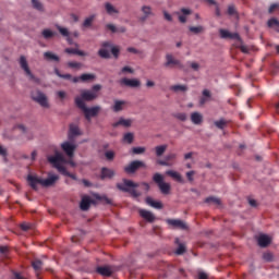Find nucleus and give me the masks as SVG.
<instances>
[{"instance_id":"5fc2aeb1","label":"nucleus","mask_w":279,"mask_h":279,"mask_svg":"<svg viewBox=\"0 0 279 279\" xmlns=\"http://www.w3.org/2000/svg\"><path fill=\"white\" fill-rule=\"evenodd\" d=\"M227 13H229V15H234L236 13L235 7L229 5V9H227Z\"/></svg>"},{"instance_id":"3c124183","label":"nucleus","mask_w":279,"mask_h":279,"mask_svg":"<svg viewBox=\"0 0 279 279\" xmlns=\"http://www.w3.org/2000/svg\"><path fill=\"white\" fill-rule=\"evenodd\" d=\"M123 141H134V134L133 133H125Z\"/></svg>"},{"instance_id":"6e6d98bb","label":"nucleus","mask_w":279,"mask_h":279,"mask_svg":"<svg viewBox=\"0 0 279 279\" xmlns=\"http://www.w3.org/2000/svg\"><path fill=\"white\" fill-rule=\"evenodd\" d=\"M106 27L111 31L112 33H118V27L113 24H107Z\"/></svg>"},{"instance_id":"f03ea898","label":"nucleus","mask_w":279,"mask_h":279,"mask_svg":"<svg viewBox=\"0 0 279 279\" xmlns=\"http://www.w3.org/2000/svg\"><path fill=\"white\" fill-rule=\"evenodd\" d=\"M58 180L59 175L57 174H49L47 179H41L33 174L27 175V182L34 191L38 190V184H40L43 187H51Z\"/></svg>"},{"instance_id":"4d7b16f0","label":"nucleus","mask_w":279,"mask_h":279,"mask_svg":"<svg viewBox=\"0 0 279 279\" xmlns=\"http://www.w3.org/2000/svg\"><path fill=\"white\" fill-rule=\"evenodd\" d=\"M57 95H58L59 99H61V100L65 99V97H66V93L63 90L57 92Z\"/></svg>"},{"instance_id":"6e6552de","label":"nucleus","mask_w":279,"mask_h":279,"mask_svg":"<svg viewBox=\"0 0 279 279\" xmlns=\"http://www.w3.org/2000/svg\"><path fill=\"white\" fill-rule=\"evenodd\" d=\"M32 99L36 101V104H39L41 108H50L47 96L40 90L33 92Z\"/></svg>"},{"instance_id":"2eb2a0df","label":"nucleus","mask_w":279,"mask_h":279,"mask_svg":"<svg viewBox=\"0 0 279 279\" xmlns=\"http://www.w3.org/2000/svg\"><path fill=\"white\" fill-rule=\"evenodd\" d=\"M271 239L267 234H259L257 236V245L262 248H266L270 245Z\"/></svg>"},{"instance_id":"79ce46f5","label":"nucleus","mask_w":279,"mask_h":279,"mask_svg":"<svg viewBox=\"0 0 279 279\" xmlns=\"http://www.w3.org/2000/svg\"><path fill=\"white\" fill-rule=\"evenodd\" d=\"M171 89L174 92H186L189 88L186 85H173Z\"/></svg>"},{"instance_id":"f8f14e48","label":"nucleus","mask_w":279,"mask_h":279,"mask_svg":"<svg viewBox=\"0 0 279 279\" xmlns=\"http://www.w3.org/2000/svg\"><path fill=\"white\" fill-rule=\"evenodd\" d=\"M64 154H66L68 157L73 158L74 151L76 149V145L72 144L71 142H64L61 145Z\"/></svg>"},{"instance_id":"f257e3e1","label":"nucleus","mask_w":279,"mask_h":279,"mask_svg":"<svg viewBox=\"0 0 279 279\" xmlns=\"http://www.w3.org/2000/svg\"><path fill=\"white\" fill-rule=\"evenodd\" d=\"M48 162H50L54 169H58L59 173H62V175L77 180L76 174L69 172L64 166L60 165V162H65V158L59 150H54V155L48 157Z\"/></svg>"},{"instance_id":"e433bc0d","label":"nucleus","mask_w":279,"mask_h":279,"mask_svg":"<svg viewBox=\"0 0 279 279\" xmlns=\"http://www.w3.org/2000/svg\"><path fill=\"white\" fill-rule=\"evenodd\" d=\"M32 266L36 272H39L43 268V262L40 259H35L32 262Z\"/></svg>"},{"instance_id":"9d476101","label":"nucleus","mask_w":279,"mask_h":279,"mask_svg":"<svg viewBox=\"0 0 279 279\" xmlns=\"http://www.w3.org/2000/svg\"><path fill=\"white\" fill-rule=\"evenodd\" d=\"M20 65L32 81H34L35 83H40V80L32 73L25 56L20 57Z\"/></svg>"},{"instance_id":"7c9ffc66","label":"nucleus","mask_w":279,"mask_h":279,"mask_svg":"<svg viewBox=\"0 0 279 279\" xmlns=\"http://www.w3.org/2000/svg\"><path fill=\"white\" fill-rule=\"evenodd\" d=\"M44 58H45L47 61H56V62H59V61H60L59 56L54 54V53L51 52V51L45 52V53H44Z\"/></svg>"},{"instance_id":"0e129e2a","label":"nucleus","mask_w":279,"mask_h":279,"mask_svg":"<svg viewBox=\"0 0 279 279\" xmlns=\"http://www.w3.org/2000/svg\"><path fill=\"white\" fill-rule=\"evenodd\" d=\"M163 15H165V19H166L167 21H169V22H172V21H173L172 15L169 14L167 11L163 12Z\"/></svg>"},{"instance_id":"a878e982","label":"nucleus","mask_w":279,"mask_h":279,"mask_svg":"<svg viewBox=\"0 0 279 279\" xmlns=\"http://www.w3.org/2000/svg\"><path fill=\"white\" fill-rule=\"evenodd\" d=\"M191 121L193 122L194 125H201V123H203V121H204V118H203L202 113L193 112L191 116Z\"/></svg>"},{"instance_id":"393cba45","label":"nucleus","mask_w":279,"mask_h":279,"mask_svg":"<svg viewBox=\"0 0 279 279\" xmlns=\"http://www.w3.org/2000/svg\"><path fill=\"white\" fill-rule=\"evenodd\" d=\"M97 272L102 277H111L113 271L109 266H101L97 268Z\"/></svg>"},{"instance_id":"4be33fe9","label":"nucleus","mask_w":279,"mask_h":279,"mask_svg":"<svg viewBox=\"0 0 279 279\" xmlns=\"http://www.w3.org/2000/svg\"><path fill=\"white\" fill-rule=\"evenodd\" d=\"M220 38H223V39H240V35L238 33H230L229 31L227 29H220Z\"/></svg>"},{"instance_id":"a18cd8bd","label":"nucleus","mask_w":279,"mask_h":279,"mask_svg":"<svg viewBox=\"0 0 279 279\" xmlns=\"http://www.w3.org/2000/svg\"><path fill=\"white\" fill-rule=\"evenodd\" d=\"M54 73L61 77V78H65V80H71L72 75L71 74H61L60 71L58 69L54 70Z\"/></svg>"},{"instance_id":"774afa93","label":"nucleus","mask_w":279,"mask_h":279,"mask_svg":"<svg viewBox=\"0 0 279 279\" xmlns=\"http://www.w3.org/2000/svg\"><path fill=\"white\" fill-rule=\"evenodd\" d=\"M13 279H25L24 277L21 276L19 272L13 274Z\"/></svg>"},{"instance_id":"2f4dec72","label":"nucleus","mask_w":279,"mask_h":279,"mask_svg":"<svg viewBox=\"0 0 279 279\" xmlns=\"http://www.w3.org/2000/svg\"><path fill=\"white\" fill-rule=\"evenodd\" d=\"M57 28L63 37H66L69 44H72V39L70 38L71 33L69 32V29L59 25L57 26Z\"/></svg>"},{"instance_id":"20e7f679","label":"nucleus","mask_w":279,"mask_h":279,"mask_svg":"<svg viewBox=\"0 0 279 279\" xmlns=\"http://www.w3.org/2000/svg\"><path fill=\"white\" fill-rule=\"evenodd\" d=\"M75 104L77 106V108L80 110H83L85 118L87 119V121H90L92 117H97V114H99L101 107L100 106H96V107H92V108H87L86 104L82 100V98H80V96H77L75 98Z\"/></svg>"},{"instance_id":"13d9d810","label":"nucleus","mask_w":279,"mask_h":279,"mask_svg":"<svg viewBox=\"0 0 279 279\" xmlns=\"http://www.w3.org/2000/svg\"><path fill=\"white\" fill-rule=\"evenodd\" d=\"M175 117L180 121H186V119H187V116L185 113H178Z\"/></svg>"},{"instance_id":"f704fd0d","label":"nucleus","mask_w":279,"mask_h":279,"mask_svg":"<svg viewBox=\"0 0 279 279\" xmlns=\"http://www.w3.org/2000/svg\"><path fill=\"white\" fill-rule=\"evenodd\" d=\"M64 51L69 54H77V56H81V57L86 56V53L84 51L78 50L76 48H66Z\"/></svg>"},{"instance_id":"412c9836","label":"nucleus","mask_w":279,"mask_h":279,"mask_svg":"<svg viewBox=\"0 0 279 279\" xmlns=\"http://www.w3.org/2000/svg\"><path fill=\"white\" fill-rule=\"evenodd\" d=\"M133 121L131 119L120 118L119 121L112 124V128H131Z\"/></svg>"},{"instance_id":"69168bd1","label":"nucleus","mask_w":279,"mask_h":279,"mask_svg":"<svg viewBox=\"0 0 279 279\" xmlns=\"http://www.w3.org/2000/svg\"><path fill=\"white\" fill-rule=\"evenodd\" d=\"M15 130H20L21 132L25 133L26 132V128L23 124H17L15 126Z\"/></svg>"},{"instance_id":"dca6fc26","label":"nucleus","mask_w":279,"mask_h":279,"mask_svg":"<svg viewBox=\"0 0 279 279\" xmlns=\"http://www.w3.org/2000/svg\"><path fill=\"white\" fill-rule=\"evenodd\" d=\"M120 84L124 85V86H129V87L135 88V87H140L141 86V81L137 80V78L130 80V78L124 77V78H122L120 81Z\"/></svg>"},{"instance_id":"ddd939ff","label":"nucleus","mask_w":279,"mask_h":279,"mask_svg":"<svg viewBox=\"0 0 279 279\" xmlns=\"http://www.w3.org/2000/svg\"><path fill=\"white\" fill-rule=\"evenodd\" d=\"M167 223L173 227L174 229L187 230V225L180 219H168Z\"/></svg>"},{"instance_id":"864d4df0","label":"nucleus","mask_w":279,"mask_h":279,"mask_svg":"<svg viewBox=\"0 0 279 279\" xmlns=\"http://www.w3.org/2000/svg\"><path fill=\"white\" fill-rule=\"evenodd\" d=\"M274 259V255L271 253H264V260L271 262Z\"/></svg>"},{"instance_id":"7ed1b4c3","label":"nucleus","mask_w":279,"mask_h":279,"mask_svg":"<svg viewBox=\"0 0 279 279\" xmlns=\"http://www.w3.org/2000/svg\"><path fill=\"white\" fill-rule=\"evenodd\" d=\"M140 187L138 183L133 182L129 179H123L122 183H117V189L120 192L128 193L134 198L141 197V193L136 191Z\"/></svg>"},{"instance_id":"c9c22d12","label":"nucleus","mask_w":279,"mask_h":279,"mask_svg":"<svg viewBox=\"0 0 279 279\" xmlns=\"http://www.w3.org/2000/svg\"><path fill=\"white\" fill-rule=\"evenodd\" d=\"M105 8H106V11H107V13H108L109 15L118 14V13H119V11H118L111 3H109V2H107V3L105 4Z\"/></svg>"},{"instance_id":"37998d69","label":"nucleus","mask_w":279,"mask_h":279,"mask_svg":"<svg viewBox=\"0 0 279 279\" xmlns=\"http://www.w3.org/2000/svg\"><path fill=\"white\" fill-rule=\"evenodd\" d=\"M204 27L203 26H191L190 27V31L192 32V33H194V34H201V33H203L204 32Z\"/></svg>"},{"instance_id":"4468645a","label":"nucleus","mask_w":279,"mask_h":279,"mask_svg":"<svg viewBox=\"0 0 279 279\" xmlns=\"http://www.w3.org/2000/svg\"><path fill=\"white\" fill-rule=\"evenodd\" d=\"M92 205H95V201L89 196H83L80 208L82 211H88Z\"/></svg>"},{"instance_id":"a19ab883","label":"nucleus","mask_w":279,"mask_h":279,"mask_svg":"<svg viewBox=\"0 0 279 279\" xmlns=\"http://www.w3.org/2000/svg\"><path fill=\"white\" fill-rule=\"evenodd\" d=\"M41 35L44 36L45 39H50L52 38L53 36L57 35V33L50 31V29H44Z\"/></svg>"},{"instance_id":"de8ad7c7","label":"nucleus","mask_w":279,"mask_h":279,"mask_svg":"<svg viewBox=\"0 0 279 279\" xmlns=\"http://www.w3.org/2000/svg\"><path fill=\"white\" fill-rule=\"evenodd\" d=\"M60 165H71V167H76V163L72 160V158L65 159V161H60Z\"/></svg>"},{"instance_id":"8fccbe9b","label":"nucleus","mask_w":279,"mask_h":279,"mask_svg":"<svg viewBox=\"0 0 279 279\" xmlns=\"http://www.w3.org/2000/svg\"><path fill=\"white\" fill-rule=\"evenodd\" d=\"M193 175H195V171H194V170L189 171V172L186 173V178H187L189 182H194Z\"/></svg>"},{"instance_id":"a211bd4d","label":"nucleus","mask_w":279,"mask_h":279,"mask_svg":"<svg viewBox=\"0 0 279 279\" xmlns=\"http://www.w3.org/2000/svg\"><path fill=\"white\" fill-rule=\"evenodd\" d=\"M177 155L174 153H171L165 157V160H159L158 163L161 167H172L173 162L171 160H175Z\"/></svg>"},{"instance_id":"680f3d73","label":"nucleus","mask_w":279,"mask_h":279,"mask_svg":"<svg viewBox=\"0 0 279 279\" xmlns=\"http://www.w3.org/2000/svg\"><path fill=\"white\" fill-rule=\"evenodd\" d=\"M106 158H107V160H113V158H114V153H113V151H107V153H106Z\"/></svg>"},{"instance_id":"39448f33","label":"nucleus","mask_w":279,"mask_h":279,"mask_svg":"<svg viewBox=\"0 0 279 279\" xmlns=\"http://www.w3.org/2000/svg\"><path fill=\"white\" fill-rule=\"evenodd\" d=\"M101 49L98 51L99 57L104 59H109L110 58V52L108 49H111L112 54L114 56L116 59L119 58L120 54V49L117 46H113L111 41H104L101 44Z\"/></svg>"},{"instance_id":"603ef678","label":"nucleus","mask_w":279,"mask_h":279,"mask_svg":"<svg viewBox=\"0 0 279 279\" xmlns=\"http://www.w3.org/2000/svg\"><path fill=\"white\" fill-rule=\"evenodd\" d=\"M0 156H3L4 160H7L8 151L7 148L0 145Z\"/></svg>"},{"instance_id":"0eeeda50","label":"nucleus","mask_w":279,"mask_h":279,"mask_svg":"<svg viewBox=\"0 0 279 279\" xmlns=\"http://www.w3.org/2000/svg\"><path fill=\"white\" fill-rule=\"evenodd\" d=\"M100 89H101V85L96 84L93 86V90H83L80 99H82V101H94V99H97L98 92Z\"/></svg>"},{"instance_id":"e2e57ef3","label":"nucleus","mask_w":279,"mask_h":279,"mask_svg":"<svg viewBox=\"0 0 279 279\" xmlns=\"http://www.w3.org/2000/svg\"><path fill=\"white\" fill-rule=\"evenodd\" d=\"M190 64H191V68L193 69V70H195V71H198L199 70V64L198 63H196V62H190Z\"/></svg>"},{"instance_id":"c03bdc74","label":"nucleus","mask_w":279,"mask_h":279,"mask_svg":"<svg viewBox=\"0 0 279 279\" xmlns=\"http://www.w3.org/2000/svg\"><path fill=\"white\" fill-rule=\"evenodd\" d=\"M82 65H83V64H82L81 62H73V61L68 62V66H69V68H72V69H81Z\"/></svg>"},{"instance_id":"ea45409f","label":"nucleus","mask_w":279,"mask_h":279,"mask_svg":"<svg viewBox=\"0 0 279 279\" xmlns=\"http://www.w3.org/2000/svg\"><path fill=\"white\" fill-rule=\"evenodd\" d=\"M32 4H33L34 9H36L40 12L45 11L44 4L39 0H32Z\"/></svg>"},{"instance_id":"4c0bfd02","label":"nucleus","mask_w":279,"mask_h":279,"mask_svg":"<svg viewBox=\"0 0 279 279\" xmlns=\"http://www.w3.org/2000/svg\"><path fill=\"white\" fill-rule=\"evenodd\" d=\"M82 82H88V81H93L96 78L95 74H89V73H84L80 76Z\"/></svg>"},{"instance_id":"f3484780","label":"nucleus","mask_w":279,"mask_h":279,"mask_svg":"<svg viewBox=\"0 0 279 279\" xmlns=\"http://www.w3.org/2000/svg\"><path fill=\"white\" fill-rule=\"evenodd\" d=\"M82 131L80 126L75 123L70 124V130H69V138L72 141L73 138H76V136H81Z\"/></svg>"},{"instance_id":"473e14b6","label":"nucleus","mask_w":279,"mask_h":279,"mask_svg":"<svg viewBox=\"0 0 279 279\" xmlns=\"http://www.w3.org/2000/svg\"><path fill=\"white\" fill-rule=\"evenodd\" d=\"M95 19H96V15H95V14H93V15L86 17L85 21H84L83 24H82V27H83V28H89V27H92V25H93Z\"/></svg>"},{"instance_id":"09e8293b","label":"nucleus","mask_w":279,"mask_h":279,"mask_svg":"<svg viewBox=\"0 0 279 279\" xmlns=\"http://www.w3.org/2000/svg\"><path fill=\"white\" fill-rule=\"evenodd\" d=\"M144 151H145V147H134L133 148V154L140 155V154H144Z\"/></svg>"},{"instance_id":"cd10ccee","label":"nucleus","mask_w":279,"mask_h":279,"mask_svg":"<svg viewBox=\"0 0 279 279\" xmlns=\"http://www.w3.org/2000/svg\"><path fill=\"white\" fill-rule=\"evenodd\" d=\"M116 175V172L112 169L109 168H102L101 169V180H106V178L111 179Z\"/></svg>"},{"instance_id":"1a4fd4ad","label":"nucleus","mask_w":279,"mask_h":279,"mask_svg":"<svg viewBox=\"0 0 279 279\" xmlns=\"http://www.w3.org/2000/svg\"><path fill=\"white\" fill-rule=\"evenodd\" d=\"M138 169H146V163L141 160H134L124 167V171L129 175L136 173V171H138Z\"/></svg>"},{"instance_id":"bf43d9fd","label":"nucleus","mask_w":279,"mask_h":279,"mask_svg":"<svg viewBox=\"0 0 279 279\" xmlns=\"http://www.w3.org/2000/svg\"><path fill=\"white\" fill-rule=\"evenodd\" d=\"M31 229V225L29 223H22L21 225V230L22 231H24V232H26V231H28Z\"/></svg>"},{"instance_id":"b1692460","label":"nucleus","mask_w":279,"mask_h":279,"mask_svg":"<svg viewBox=\"0 0 279 279\" xmlns=\"http://www.w3.org/2000/svg\"><path fill=\"white\" fill-rule=\"evenodd\" d=\"M175 244L179 245V247L177 248V251L174 252V254L177 256H183L186 253V246L184 243L180 242V239L177 238L175 239Z\"/></svg>"},{"instance_id":"5701e85b","label":"nucleus","mask_w":279,"mask_h":279,"mask_svg":"<svg viewBox=\"0 0 279 279\" xmlns=\"http://www.w3.org/2000/svg\"><path fill=\"white\" fill-rule=\"evenodd\" d=\"M166 174L169 175L170 178H173V180H175L180 184H184V179L179 172L174 170H168L166 171Z\"/></svg>"},{"instance_id":"052dcab7","label":"nucleus","mask_w":279,"mask_h":279,"mask_svg":"<svg viewBox=\"0 0 279 279\" xmlns=\"http://www.w3.org/2000/svg\"><path fill=\"white\" fill-rule=\"evenodd\" d=\"M122 73H131V74H133L134 70L132 68H130V66H124L122 69Z\"/></svg>"},{"instance_id":"49530a36","label":"nucleus","mask_w":279,"mask_h":279,"mask_svg":"<svg viewBox=\"0 0 279 279\" xmlns=\"http://www.w3.org/2000/svg\"><path fill=\"white\" fill-rule=\"evenodd\" d=\"M268 26L269 27L279 26V21L277 19H270L268 20Z\"/></svg>"},{"instance_id":"c756f323","label":"nucleus","mask_w":279,"mask_h":279,"mask_svg":"<svg viewBox=\"0 0 279 279\" xmlns=\"http://www.w3.org/2000/svg\"><path fill=\"white\" fill-rule=\"evenodd\" d=\"M229 123H230V121L226 120L223 118L215 121V125H216V128H218V130H225V128H228Z\"/></svg>"},{"instance_id":"9b49d317","label":"nucleus","mask_w":279,"mask_h":279,"mask_svg":"<svg viewBox=\"0 0 279 279\" xmlns=\"http://www.w3.org/2000/svg\"><path fill=\"white\" fill-rule=\"evenodd\" d=\"M166 59H167V62L165 63L166 68L178 66L179 69L187 72V69L184 66V64L180 60L175 59L172 54L168 53L166 56Z\"/></svg>"},{"instance_id":"72a5a7b5","label":"nucleus","mask_w":279,"mask_h":279,"mask_svg":"<svg viewBox=\"0 0 279 279\" xmlns=\"http://www.w3.org/2000/svg\"><path fill=\"white\" fill-rule=\"evenodd\" d=\"M205 203L208 204V205H216V206H221V201L220 198L218 197H215V196H209L205 199Z\"/></svg>"},{"instance_id":"338daca9","label":"nucleus","mask_w":279,"mask_h":279,"mask_svg":"<svg viewBox=\"0 0 279 279\" xmlns=\"http://www.w3.org/2000/svg\"><path fill=\"white\" fill-rule=\"evenodd\" d=\"M181 12L186 16V15H190L191 13H192V11L190 10V9H185V8H183L182 10H181Z\"/></svg>"},{"instance_id":"c85d7f7f","label":"nucleus","mask_w":279,"mask_h":279,"mask_svg":"<svg viewBox=\"0 0 279 279\" xmlns=\"http://www.w3.org/2000/svg\"><path fill=\"white\" fill-rule=\"evenodd\" d=\"M146 203L147 205H149L150 207L155 208V209H162L163 205L160 202H156L154 201L151 197H147L146 198Z\"/></svg>"},{"instance_id":"bb28decb","label":"nucleus","mask_w":279,"mask_h":279,"mask_svg":"<svg viewBox=\"0 0 279 279\" xmlns=\"http://www.w3.org/2000/svg\"><path fill=\"white\" fill-rule=\"evenodd\" d=\"M125 105L126 101L124 100H114V105L112 106L113 112H122V110H124Z\"/></svg>"},{"instance_id":"6ab92c4d","label":"nucleus","mask_w":279,"mask_h":279,"mask_svg":"<svg viewBox=\"0 0 279 279\" xmlns=\"http://www.w3.org/2000/svg\"><path fill=\"white\" fill-rule=\"evenodd\" d=\"M142 12H143L144 15L140 17L141 22H145L148 17L155 15L154 12H153L151 7H149V5H143L142 7Z\"/></svg>"},{"instance_id":"58836bf2","label":"nucleus","mask_w":279,"mask_h":279,"mask_svg":"<svg viewBox=\"0 0 279 279\" xmlns=\"http://www.w3.org/2000/svg\"><path fill=\"white\" fill-rule=\"evenodd\" d=\"M167 145H160L155 148L156 155L158 157L163 156L165 151L167 150Z\"/></svg>"},{"instance_id":"423d86ee","label":"nucleus","mask_w":279,"mask_h":279,"mask_svg":"<svg viewBox=\"0 0 279 279\" xmlns=\"http://www.w3.org/2000/svg\"><path fill=\"white\" fill-rule=\"evenodd\" d=\"M153 181L155 182V184H157L162 195H170L171 184L165 181V177L161 173L156 172L153 177Z\"/></svg>"},{"instance_id":"aec40b11","label":"nucleus","mask_w":279,"mask_h":279,"mask_svg":"<svg viewBox=\"0 0 279 279\" xmlns=\"http://www.w3.org/2000/svg\"><path fill=\"white\" fill-rule=\"evenodd\" d=\"M140 215L143 219H145L149 223H153L156 220L155 215L149 210L141 209Z\"/></svg>"}]
</instances>
